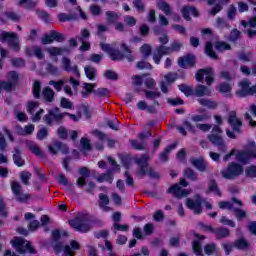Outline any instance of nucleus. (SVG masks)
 <instances>
[{
    "label": "nucleus",
    "instance_id": "bb28decb",
    "mask_svg": "<svg viewBox=\"0 0 256 256\" xmlns=\"http://www.w3.org/2000/svg\"><path fill=\"white\" fill-rule=\"evenodd\" d=\"M232 87L231 84L227 83V82H222L219 84V93L221 95H225V97H227L228 99H231L232 95H231V91H232Z\"/></svg>",
    "mask_w": 256,
    "mask_h": 256
},
{
    "label": "nucleus",
    "instance_id": "2eb2a0df",
    "mask_svg": "<svg viewBox=\"0 0 256 256\" xmlns=\"http://www.w3.org/2000/svg\"><path fill=\"white\" fill-rule=\"evenodd\" d=\"M178 65L181 69H187V67L194 69L197 65V58L193 54H186L178 58Z\"/></svg>",
    "mask_w": 256,
    "mask_h": 256
},
{
    "label": "nucleus",
    "instance_id": "393cba45",
    "mask_svg": "<svg viewBox=\"0 0 256 256\" xmlns=\"http://www.w3.org/2000/svg\"><path fill=\"white\" fill-rule=\"evenodd\" d=\"M28 149L30 151H32V153L34 155H36L37 157H40L41 159L45 158V153H43V151H41V148H39V145L35 144V142L33 141H28L26 143Z\"/></svg>",
    "mask_w": 256,
    "mask_h": 256
},
{
    "label": "nucleus",
    "instance_id": "473e14b6",
    "mask_svg": "<svg viewBox=\"0 0 256 256\" xmlns=\"http://www.w3.org/2000/svg\"><path fill=\"white\" fill-rule=\"evenodd\" d=\"M84 73L89 81H95V77H97V70L95 67L89 65L85 66Z\"/></svg>",
    "mask_w": 256,
    "mask_h": 256
},
{
    "label": "nucleus",
    "instance_id": "e433bc0d",
    "mask_svg": "<svg viewBox=\"0 0 256 256\" xmlns=\"http://www.w3.org/2000/svg\"><path fill=\"white\" fill-rule=\"evenodd\" d=\"M32 95L34 99H41V82L39 80L34 81L32 85Z\"/></svg>",
    "mask_w": 256,
    "mask_h": 256
},
{
    "label": "nucleus",
    "instance_id": "f704fd0d",
    "mask_svg": "<svg viewBox=\"0 0 256 256\" xmlns=\"http://www.w3.org/2000/svg\"><path fill=\"white\" fill-rule=\"evenodd\" d=\"M198 103L202 105V107H207V109H215L219 105L217 102L205 98L198 99Z\"/></svg>",
    "mask_w": 256,
    "mask_h": 256
},
{
    "label": "nucleus",
    "instance_id": "c03bdc74",
    "mask_svg": "<svg viewBox=\"0 0 256 256\" xmlns=\"http://www.w3.org/2000/svg\"><path fill=\"white\" fill-rule=\"evenodd\" d=\"M59 139L62 141H66V139L69 138V131H67V128L65 126H59L56 131Z\"/></svg>",
    "mask_w": 256,
    "mask_h": 256
},
{
    "label": "nucleus",
    "instance_id": "052dcab7",
    "mask_svg": "<svg viewBox=\"0 0 256 256\" xmlns=\"http://www.w3.org/2000/svg\"><path fill=\"white\" fill-rule=\"evenodd\" d=\"M46 71L50 75H59V68L55 65H53L51 62H48L46 64Z\"/></svg>",
    "mask_w": 256,
    "mask_h": 256
},
{
    "label": "nucleus",
    "instance_id": "39448f33",
    "mask_svg": "<svg viewBox=\"0 0 256 256\" xmlns=\"http://www.w3.org/2000/svg\"><path fill=\"white\" fill-rule=\"evenodd\" d=\"M227 123L232 127V130H226V135L229 139H237L235 133H241V127H243V121L237 117V112L232 110L228 114Z\"/></svg>",
    "mask_w": 256,
    "mask_h": 256
},
{
    "label": "nucleus",
    "instance_id": "5fc2aeb1",
    "mask_svg": "<svg viewBox=\"0 0 256 256\" xmlns=\"http://www.w3.org/2000/svg\"><path fill=\"white\" fill-rule=\"evenodd\" d=\"M62 67H63V71H66V73H71V71L73 70V66H71V59L67 57H63Z\"/></svg>",
    "mask_w": 256,
    "mask_h": 256
},
{
    "label": "nucleus",
    "instance_id": "e2e57ef3",
    "mask_svg": "<svg viewBox=\"0 0 256 256\" xmlns=\"http://www.w3.org/2000/svg\"><path fill=\"white\" fill-rule=\"evenodd\" d=\"M140 52L142 53V55H144V57L147 58L151 55V53H153V49L151 48V45L144 44L142 45V47H140Z\"/></svg>",
    "mask_w": 256,
    "mask_h": 256
},
{
    "label": "nucleus",
    "instance_id": "f257e3e1",
    "mask_svg": "<svg viewBox=\"0 0 256 256\" xmlns=\"http://www.w3.org/2000/svg\"><path fill=\"white\" fill-rule=\"evenodd\" d=\"M120 47L122 51H124V53L126 54H124L123 52H121V50L117 48L111 47V44H105L104 42L100 43V48L104 51V53H107L111 61L117 62L126 59L129 63H133V61H135V56H133V50H131V48L125 43H122Z\"/></svg>",
    "mask_w": 256,
    "mask_h": 256
},
{
    "label": "nucleus",
    "instance_id": "3c124183",
    "mask_svg": "<svg viewBox=\"0 0 256 256\" xmlns=\"http://www.w3.org/2000/svg\"><path fill=\"white\" fill-rule=\"evenodd\" d=\"M73 19H75L74 14H67V13L58 14V21H60V23H67V21H73Z\"/></svg>",
    "mask_w": 256,
    "mask_h": 256
},
{
    "label": "nucleus",
    "instance_id": "bf43d9fd",
    "mask_svg": "<svg viewBox=\"0 0 256 256\" xmlns=\"http://www.w3.org/2000/svg\"><path fill=\"white\" fill-rule=\"evenodd\" d=\"M109 89L108 88H98L97 90L94 89V95H97L100 99L102 97H109Z\"/></svg>",
    "mask_w": 256,
    "mask_h": 256
},
{
    "label": "nucleus",
    "instance_id": "7ed1b4c3",
    "mask_svg": "<svg viewBox=\"0 0 256 256\" xmlns=\"http://www.w3.org/2000/svg\"><path fill=\"white\" fill-rule=\"evenodd\" d=\"M65 117H69L72 119V121L75 122L79 121V118L75 114H71L69 112H62L60 114H56L53 111H48V113L43 116V121L48 127H51L53 126V121L54 123H56V125H62L63 119Z\"/></svg>",
    "mask_w": 256,
    "mask_h": 256
},
{
    "label": "nucleus",
    "instance_id": "4c0bfd02",
    "mask_svg": "<svg viewBox=\"0 0 256 256\" xmlns=\"http://www.w3.org/2000/svg\"><path fill=\"white\" fill-rule=\"evenodd\" d=\"M205 53L210 57V59H219L217 53L213 51V43L211 41L206 42Z\"/></svg>",
    "mask_w": 256,
    "mask_h": 256
},
{
    "label": "nucleus",
    "instance_id": "9d476101",
    "mask_svg": "<svg viewBox=\"0 0 256 256\" xmlns=\"http://www.w3.org/2000/svg\"><path fill=\"white\" fill-rule=\"evenodd\" d=\"M18 39L19 36H17L15 32L2 31L0 33L1 43L8 42V45L12 49V51H21V45L19 44V42H17Z\"/></svg>",
    "mask_w": 256,
    "mask_h": 256
},
{
    "label": "nucleus",
    "instance_id": "6e6552de",
    "mask_svg": "<svg viewBox=\"0 0 256 256\" xmlns=\"http://www.w3.org/2000/svg\"><path fill=\"white\" fill-rule=\"evenodd\" d=\"M69 225L78 231V233H89L91 231V225L87 221V216L80 215L69 221Z\"/></svg>",
    "mask_w": 256,
    "mask_h": 256
},
{
    "label": "nucleus",
    "instance_id": "cd10ccee",
    "mask_svg": "<svg viewBox=\"0 0 256 256\" xmlns=\"http://www.w3.org/2000/svg\"><path fill=\"white\" fill-rule=\"evenodd\" d=\"M177 148V142H173L172 144L168 145L163 152L160 153V159L164 162L167 163L169 161V153L173 151V149Z\"/></svg>",
    "mask_w": 256,
    "mask_h": 256
},
{
    "label": "nucleus",
    "instance_id": "603ef678",
    "mask_svg": "<svg viewBox=\"0 0 256 256\" xmlns=\"http://www.w3.org/2000/svg\"><path fill=\"white\" fill-rule=\"evenodd\" d=\"M233 213H235L237 221H243V219H247V212L243 209L234 208Z\"/></svg>",
    "mask_w": 256,
    "mask_h": 256
},
{
    "label": "nucleus",
    "instance_id": "aec40b11",
    "mask_svg": "<svg viewBox=\"0 0 256 256\" xmlns=\"http://www.w3.org/2000/svg\"><path fill=\"white\" fill-rule=\"evenodd\" d=\"M166 193H168L169 195H174L178 199H182V197H187L189 195V191L187 189H181V186H179V184L171 185L167 189Z\"/></svg>",
    "mask_w": 256,
    "mask_h": 256
},
{
    "label": "nucleus",
    "instance_id": "ddd939ff",
    "mask_svg": "<svg viewBox=\"0 0 256 256\" xmlns=\"http://www.w3.org/2000/svg\"><path fill=\"white\" fill-rule=\"evenodd\" d=\"M236 159L242 165H249L251 159H256V150H240L236 155Z\"/></svg>",
    "mask_w": 256,
    "mask_h": 256
},
{
    "label": "nucleus",
    "instance_id": "774afa93",
    "mask_svg": "<svg viewBox=\"0 0 256 256\" xmlns=\"http://www.w3.org/2000/svg\"><path fill=\"white\" fill-rule=\"evenodd\" d=\"M12 66L13 67H25L26 63L25 60L23 58H13L11 60Z\"/></svg>",
    "mask_w": 256,
    "mask_h": 256
},
{
    "label": "nucleus",
    "instance_id": "423d86ee",
    "mask_svg": "<svg viewBox=\"0 0 256 256\" xmlns=\"http://www.w3.org/2000/svg\"><path fill=\"white\" fill-rule=\"evenodd\" d=\"M215 70L213 69V67H206V68H201L198 69L196 72V81L198 83H204V81H206V84L208 86L213 85V83H215Z\"/></svg>",
    "mask_w": 256,
    "mask_h": 256
},
{
    "label": "nucleus",
    "instance_id": "37998d69",
    "mask_svg": "<svg viewBox=\"0 0 256 256\" xmlns=\"http://www.w3.org/2000/svg\"><path fill=\"white\" fill-rule=\"evenodd\" d=\"M241 38V31H239L237 28H234L231 30L229 36H228V41L231 43H236V41H239Z\"/></svg>",
    "mask_w": 256,
    "mask_h": 256
},
{
    "label": "nucleus",
    "instance_id": "c85d7f7f",
    "mask_svg": "<svg viewBox=\"0 0 256 256\" xmlns=\"http://www.w3.org/2000/svg\"><path fill=\"white\" fill-rule=\"evenodd\" d=\"M113 170H108L106 173H103L101 175H99L97 178H96V181L98 183H105V181L107 183H113Z\"/></svg>",
    "mask_w": 256,
    "mask_h": 256
},
{
    "label": "nucleus",
    "instance_id": "09e8293b",
    "mask_svg": "<svg viewBox=\"0 0 256 256\" xmlns=\"http://www.w3.org/2000/svg\"><path fill=\"white\" fill-rule=\"evenodd\" d=\"M216 251H217V244L215 243L206 244L204 246L205 255H208V256L214 255Z\"/></svg>",
    "mask_w": 256,
    "mask_h": 256
},
{
    "label": "nucleus",
    "instance_id": "58836bf2",
    "mask_svg": "<svg viewBox=\"0 0 256 256\" xmlns=\"http://www.w3.org/2000/svg\"><path fill=\"white\" fill-rule=\"evenodd\" d=\"M49 55L52 57H57V55H63V53H69V50L67 48H61V47H51L48 49Z\"/></svg>",
    "mask_w": 256,
    "mask_h": 256
},
{
    "label": "nucleus",
    "instance_id": "0e129e2a",
    "mask_svg": "<svg viewBox=\"0 0 256 256\" xmlns=\"http://www.w3.org/2000/svg\"><path fill=\"white\" fill-rule=\"evenodd\" d=\"M51 31H52L53 41H56L57 43H63V41H65V35L55 30H51Z\"/></svg>",
    "mask_w": 256,
    "mask_h": 256
},
{
    "label": "nucleus",
    "instance_id": "a19ab883",
    "mask_svg": "<svg viewBox=\"0 0 256 256\" xmlns=\"http://www.w3.org/2000/svg\"><path fill=\"white\" fill-rule=\"evenodd\" d=\"M18 5L20 7H23L24 5L25 9H27L28 11H32V9H35V7H37V2L33 0H19Z\"/></svg>",
    "mask_w": 256,
    "mask_h": 256
},
{
    "label": "nucleus",
    "instance_id": "6ab92c4d",
    "mask_svg": "<svg viewBox=\"0 0 256 256\" xmlns=\"http://www.w3.org/2000/svg\"><path fill=\"white\" fill-rule=\"evenodd\" d=\"M135 163L139 167V175H141V177H145V175H147L146 169L149 167V156L147 154H143L140 158L135 159Z\"/></svg>",
    "mask_w": 256,
    "mask_h": 256
},
{
    "label": "nucleus",
    "instance_id": "7c9ffc66",
    "mask_svg": "<svg viewBox=\"0 0 256 256\" xmlns=\"http://www.w3.org/2000/svg\"><path fill=\"white\" fill-rule=\"evenodd\" d=\"M234 247L238 251H245V249H249V242L244 237H241L234 241Z\"/></svg>",
    "mask_w": 256,
    "mask_h": 256
},
{
    "label": "nucleus",
    "instance_id": "5701e85b",
    "mask_svg": "<svg viewBox=\"0 0 256 256\" xmlns=\"http://www.w3.org/2000/svg\"><path fill=\"white\" fill-rule=\"evenodd\" d=\"M22 151L20 147H15L12 155V159L16 167H23L25 165V161L23 159Z\"/></svg>",
    "mask_w": 256,
    "mask_h": 256
},
{
    "label": "nucleus",
    "instance_id": "69168bd1",
    "mask_svg": "<svg viewBox=\"0 0 256 256\" xmlns=\"http://www.w3.org/2000/svg\"><path fill=\"white\" fill-rule=\"evenodd\" d=\"M60 107H62V109H73V102L68 98L63 97L60 101Z\"/></svg>",
    "mask_w": 256,
    "mask_h": 256
},
{
    "label": "nucleus",
    "instance_id": "c756f323",
    "mask_svg": "<svg viewBox=\"0 0 256 256\" xmlns=\"http://www.w3.org/2000/svg\"><path fill=\"white\" fill-rule=\"evenodd\" d=\"M95 87H97V84L95 83H84L85 91L81 92L83 99H87L91 93L95 95Z\"/></svg>",
    "mask_w": 256,
    "mask_h": 256
},
{
    "label": "nucleus",
    "instance_id": "338daca9",
    "mask_svg": "<svg viewBox=\"0 0 256 256\" xmlns=\"http://www.w3.org/2000/svg\"><path fill=\"white\" fill-rule=\"evenodd\" d=\"M20 179L23 185H29V179H31V173L27 171H22L20 173Z\"/></svg>",
    "mask_w": 256,
    "mask_h": 256
},
{
    "label": "nucleus",
    "instance_id": "680f3d73",
    "mask_svg": "<svg viewBox=\"0 0 256 256\" xmlns=\"http://www.w3.org/2000/svg\"><path fill=\"white\" fill-rule=\"evenodd\" d=\"M246 177L250 179L256 178V165H251L245 169Z\"/></svg>",
    "mask_w": 256,
    "mask_h": 256
},
{
    "label": "nucleus",
    "instance_id": "0eeeda50",
    "mask_svg": "<svg viewBox=\"0 0 256 256\" xmlns=\"http://www.w3.org/2000/svg\"><path fill=\"white\" fill-rule=\"evenodd\" d=\"M7 79L8 81H0V93L2 89L7 92L14 91V89L17 88V85H19V74H17V71L15 70L8 72Z\"/></svg>",
    "mask_w": 256,
    "mask_h": 256
},
{
    "label": "nucleus",
    "instance_id": "4be33fe9",
    "mask_svg": "<svg viewBox=\"0 0 256 256\" xmlns=\"http://www.w3.org/2000/svg\"><path fill=\"white\" fill-rule=\"evenodd\" d=\"M209 193H214V195H217V197H221L223 195L221 193V189H219V184H217V180H215V178L210 179L208 183L206 195H209Z\"/></svg>",
    "mask_w": 256,
    "mask_h": 256
},
{
    "label": "nucleus",
    "instance_id": "72a5a7b5",
    "mask_svg": "<svg viewBox=\"0 0 256 256\" xmlns=\"http://www.w3.org/2000/svg\"><path fill=\"white\" fill-rule=\"evenodd\" d=\"M214 47L219 53H223V51H231V44L225 41H216Z\"/></svg>",
    "mask_w": 256,
    "mask_h": 256
},
{
    "label": "nucleus",
    "instance_id": "4d7b16f0",
    "mask_svg": "<svg viewBox=\"0 0 256 256\" xmlns=\"http://www.w3.org/2000/svg\"><path fill=\"white\" fill-rule=\"evenodd\" d=\"M80 145L83 151H91L93 149V146H91V141L86 137L81 138Z\"/></svg>",
    "mask_w": 256,
    "mask_h": 256
},
{
    "label": "nucleus",
    "instance_id": "9b49d317",
    "mask_svg": "<svg viewBox=\"0 0 256 256\" xmlns=\"http://www.w3.org/2000/svg\"><path fill=\"white\" fill-rule=\"evenodd\" d=\"M145 97L148 101H152L153 105H148L146 108L147 113H151L152 115L157 113L156 107H161V103H159V97H161V92L159 91H151V90H145Z\"/></svg>",
    "mask_w": 256,
    "mask_h": 256
},
{
    "label": "nucleus",
    "instance_id": "f3484780",
    "mask_svg": "<svg viewBox=\"0 0 256 256\" xmlns=\"http://www.w3.org/2000/svg\"><path fill=\"white\" fill-rule=\"evenodd\" d=\"M206 3L209 7H212L210 15L215 16L217 13H221V11H223V5H227L229 0H206Z\"/></svg>",
    "mask_w": 256,
    "mask_h": 256
},
{
    "label": "nucleus",
    "instance_id": "f03ea898",
    "mask_svg": "<svg viewBox=\"0 0 256 256\" xmlns=\"http://www.w3.org/2000/svg\"><path fill=\"white\" fill-rule=\"evenodd\" d=\"M194 197L195 200L188 198L186 201V207L193 211L194 215H201L203 213V203L208 211H211V209H213V204L203 199L201 197V194H195Z\"/></svg>",
    "mask_w": 256,
    "mask_h": 256
},
{
    "label": "nucleus",
    "instance_id": "864d4df0",
    "mask_svg": "<svg viewBox=\"0 0 256 256\" xmlns=\"http://www.w3.org/2000/svg\"><path fill=\"white\" fill-rule=\"evenodd\" d=\"M178 89H179V91L184 93V95L186 97H191V95H193V88H191V86H187L185 84H180V85H178Z\"/></svg>",
    "mask_w": 256,
    "mask_h": 256
},
{
    "label": "nucleus",
    "instance_id": "412c9836",
    "mask_svg": "<svg viewBox=\"0 0 256 256\" xmlns=\"http://www.w3.org/2000/svg\"><path fill=\"white\" fill-rule=\"evenodd\" d=\"M190 163L197 169V171H200V173H205V171H207V161H205L203 156L190 159Z\"/></svg>",
    "mask_w": 256,
    "mask_h": 256
},
{
    "label": "nucleus",
    "instance_id": "c9c22d12",
    "mask_svg": "<svg viewBox=\"0 0 256 256\" xmlns=\"http://www.w3.org/2000/svg\"><path fill=\"white\" fill-rule=\"evenodd\" d=\"M205 95H211L209 88L205 85L199 84L195 89L196 97H205Z\"/></svg>",
    "mask_w": 256,
    "mask_h": 256
},
{
    "label": "nucleus",
    "instance_id": "79ce46f5",
    "mask_svg": "<svg viewBox=\"0 0 256 256\" xmlns=\"http://www.w3.org/2000/svg\"><path fill=\"white\" fill-rule=\"evenodd\" d=\"M0 217H3V219H7V217H9L7 203H5V199L2 196H0Z\"/></svg>",
    "mask_w": 256,
    "mask_h": 256
},
{
    "label": "nucleus",
    "instance_id": "de8ad7c7",
    "mask_svg": "<svg viewBox=\"0 0 256 256\" xmlns=\"http://www.w3.org/2000/svg\"><path fill=\"white\" fill-rule=\"evenodd\" d=\"M99 206L103 207L104 211H109V196H107V194H100L99 195Z\"/></svg>",
    "mask_w": 256,
    "mask_h": 256
},
{
    "label": "nucleus",
    "instance_id": "a211bd4d",
    "mask_svg": "<svg viewBox=\"0 0 256 256\" xmlns=\"http://www.w3.org/2000/svg\"><path fill=\"white\" fill-rule=\"evenodd\" d=\"M208 141H210V143H212V145L215 147H218L221 153L227 152V145H225V140H223V137L219 136L218 134H209Z\"/></svg>",
    "mask_w": 256,
    "mask_h": 256
},
{
    "label": "nucleus",
    "instance_id": "49530a36",
    "mask_svg": "<svg viewBox=\"0 0 256 256\" xmlns=\"http://www.w3.org/2000/svg\"><path fill=\"white\" fill-rule=\"evenodd\" d=\"M216 27L217 29H221V31H223V29H231V25H229V22H227L225 18H221V17L217 18Z\"/></svg>",
    "mask_w": 256,
    "mask_h": 256
},
{
    "label": "nucleus",
    "instance_id": "13d9d810",
    "mask_svg": "<svg viewBox=\"0 0 256 256\" xmlns=\"http://www.w3.org/2000/svg\"><path fill=\"white\" fill-rule=\"evenodd\" d=\"M218 207H219V209H227L228 211L235 210V206L233 205L232 202H229V201H220L218 203Z\"/></svg>",
    "mask_w": 256,
    "mask_h": 256
},
{
    "label": "nucleus",
    "instance_id": "a878e982",
    "mask_svg": "<svg viewBox=\"0 0 256 256\" xmlns=\"http://www.w3.org/2000/svg\"><path fill=\"white\" fill-rule=\"evenodd\" d=\"M42 97L47 103H53L55 101V91L51 87H45L42 90Z\"/></svg>",
    "mask_w": 256,
    "mask_h": 256
},
{
    "label": "nucleus",
    "instance_id": "6e6d98bb",
    "mask_svg": "<svg viewBox=\"0 0 256 256\" xmlns=\"http://www.w3.org/2000/svg\"><path fill=\"white\" fill-rule=\"evenodd\" d=\"M38 141H43L46 137H49V129L47 127H42L38 130L36 135Z\"/></svg>",
    "mask_w": 256,
    "mask_h": 256
},
{
    "label": "nucleus",
    "instance_id": "a18cd8bd",
    "mask_svg": "<svg viewBox=\"0 0 256 256\" xmlns=\"http://www.w3.org/2000/svg\"><path fill=\"white\" fill-rule=\"evenodd\" d=\"M183 176L190 181H197V173L192 168H186L183 171Z\"/></svg>",
    "mask_w": 256,
    "mask_h": 256
},
{
    "label": "nucleus",
    "instance_id": "b1692460",
    "mask_svg": "<svg viewBox=\"0 0 256 256\" xmlns=\"http://www.w3.org/2000/svg\"><path fill=\"white\" fill-rule=\"evenodd\" d=\"M214 235L217 241H221V239H227V237L231 236V230L227 227H216Z\"/></svg>",
    "mask_w": 256,
    "mask_h": 256
},
{
    "label": "nucleus",
    "instance_id": "dca6fc26",
    "mask_svg": "<svg viewBox=\"0 0 256 256\" xmlns=\"http://www.w3.org/2000/svg\"><path fill=\"white\" fill-rule=\"evenodd\" d=\"M193 236L196 239H198V240L192 241V251L194 255L205 256V254H203V248L201 247V241H205V239H207V236L201 235L199 233H194Z\"/></svg>",
    "mask_w": 256,
    "mask_h": 256
},
{
    "label": "nucleus",
    "instance_id": "8fccbe9b",
    "mask_svg": "<svg viewBox=\"0 0 256 256\" xmlns=\"http://www.w3.org/2000/svg\"><path fill=\"white\" fill-rule=\"evenodd\" d=\"M37 15L39 17V19H41L44 23H51V21H53V19H51V14H49L48 12H45L43 10L38 11Z\"/></svg>",
    "mask_w": 256,
    "mask_h": 256
},
{
    "label": "nucleus",
    "instance_id": "20e7f679",
    "mask_svg": "<svg viewBox=\"0 0 256 256\" xmlns=\"http://www.w3.org/2000/svg\"><path fill=\"white\" fill-rule=\"evenodd\" d=\"M12 247L19 253V255H25L29 253L30 255H37V250L31 245V242L25 240V238L17 237L11 240Z\"/></svg>",
    "mask_w": 256,
    "mask_h": 256
},
{
    "label": "nucleus",
    "instance_id": "2f4dec72",
    "mask_svg": "<svg viewBox=\"0 0 256 256\" xmlns=\"http://www.w3.org/2000/svg\"><path fill=\"white\" fill-rule=\"evenodd\" d=\"M156 7L160 11H163V13H165L166 15H171V13H172L171 5H169V3H167L166 1L157 0Z\"/></svg>",
    "mask_w": 256,
    "mask_h": 256
},
{
    "label": "nucleus",
    "instance_id": "f8f14e48",
    "mask_svg": "<svg viewBox=\"0 0 256 256\" xmlns=\"http://www.w3.org/2000/svg\"><path fill=\"white\" fill-rule=\"evenodd\" d=\"M11 190L13 195L16 197V201L19 203H27V201L31 199V194L23 193L21 184L17 181L11 182Z\"/></svg>",
    "mask_w": 256,
    "mask_h": 256
},
{
    "label": "nucleus",
    "instance_id": "4468645a",
    "mask_svg": "<svg viewBox=\"0 0 256 256\" xmlns=\"http://www.w3.org/2000/svg\"><path fill=\"white\" fill-rule=\"evenodd\" d=\"M48 151L51 155H57L58 151H61L63 155H69V146L59 140H54L52 144L48 146Z\"/></svg>",
    "mask_w": 256,
    "mask_h": 256
},
{
    "label": "nucleus",
    "instance_id": "1a4fd4ad",
    "mask_svg": "<svg viewBox=\"0 0 256 256\" xmlns=\"http://www.w3.org/2000/svg\"><path fill=\"white\" fill-rule=\"evenodd\" d=\"M243 174V166L237 162H230L227 168L221 171L222 177L224 179H235L239 175Z\"/></svg>",
    "mask_w": 256,
    "mask_h": 256
},
{
    "label": "nucleus",
    "instance_id": "ea45409f",
    "mask_svg": "<svg viewBox=\"0 0 256 256\" xmlns=\"http://www.w3.org/2000/svg\"><path fill=\"white\" fill-rule=\"evenodd\" d=\"M106 17H107V23L110 25H115L117 21H119V14L114 11H107L106 12Z\"/></svg>",
    "mask_w": 256,
    "mask_h": 256
}]
</instances>
